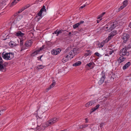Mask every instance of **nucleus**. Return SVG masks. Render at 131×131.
I'll list each match as a JSON object with an SVG mask.
<instances>
[{"label": "nucleus", "instance_id": "obj_53", "mask_svg": "<svg viewBox=\"0 0 131 131\" xmlns=\"http://www.w3.org/2000/svg\"><path fill=\"white\" fill-rule=\"evenodd\" d=\"M25 49V48H24V47H22L21 48V50H24V49Z\"/></svg>", "mask_w": 131, "mask_h": 131}, {"label": "nucleus", "instance_id": "obj_51", "mask_svg": "<svg viewBox=\"0 0 131 131\" xmlns=\"http://www.w3.org/2000/svg\"><path fill=\"white\" fill-rule=\"evenodd\" d=\"M101 17V15H100V16H98L97 17V19H100L101 17Z\"/></svg>", "mask_w": 131, "mask_h": 131}, {"label": "nucleus", "instance_id": "obj_15", "mask_svg": "<svg viewBox=\"0 0 131 131\" xmlns=\"http://www.w3.org/2000/svg\"><path fill=\"white\" fill-rule=\"evenodd\" d=\"M84 23V21H81L79 23H76L75 24L73 25V27L74 29H75L77 28L81 24H83Z\"/></svg>", "mask_w": 131, "mask_h": 131}, {"label": "nucleus", "instance_id": "obj_55", "mask_svg": "<svg viewBox=\"0 0 131 131\" xmlns=\"http://www.w3.org/2000/svg\"><path fill=\"white\" fill-rule=\"evenodd\" d=\"M85 119V121H86L85 122L86 123H87L88 121V118H86Z\"/></svg>", "mask_w": 131, "mask_h": 131}, {"label": "nucleus", "instance_id": "obj_19", "mask_svg": "<svg viewBox=\"0 0 131 131\" xmlns=\"http://www.w3.org/2000/svg\"><path fill=\"white\" fill-rule=\"evenodd\" d=\"M69 55H70V56H69V57L70 59L73 58L75 56L74 53L73 52H71V51L69 53Z\"/></svg>", "mask_w": 131, "mask_h": 131}, {"label": "nucleus", "instance_id": "obj_35", "mask_svg": "<svg viewBox=\"0 0 131 131\" xmlns=\"http://www.w3.org/2000/svg\"><path fill=\"white\" fill-rule=\"evenodd\" d=\"M127 2L128 1L127 0L125 1L123 3V5L125 7L127 4Z\"/></svg>", "mask_w": 131, "mask_h": 131}, {"label": "nucleus", "instance_id": "obj_30", "mask_svg": "<svg viewBox=\"0 0 131 131\" xmlns=\"http://www.w3.org/2000/svg\"><path fill=\"white\" fill-rule=\"evenodd\" d=\"M88 126V125L87 124H84L80 126L79 128L80 129H82L83 128H85Z\"/></svg>", "mask_w": 131, "mask_h": 131}, {"label": "nucleus", "instance_id": "obj_54", "mask_svg": "<svg viewBox=\"0 0 131 131\" xmlns=\"http://www.w3.org/2000/svg\"><path fill=\"white\" fill-rule=\"evenodd\" d=\"M22 11H21V10L20 9L19 11L18 12V13H21Z\"/></svg>", "mask_w": 131, "mask_h": 131}, {"label": "nucleus", "instance_id": "obj_57", "mask_svg": "<svg viewBox=\"0 0 131 131\" xmlns=\"http://www.w3.org/2000/svg\"><path fill=\"white\" fill-rule=\"evenodd\" d=\"M129 27H130V28H131V22L128 25Z\"/></svg>", "mask_w": 131, "mask_h": 131}, {"label": "nucleus", "instance_id": "obj_4", "mask_svg": "<svg viewBox=\"0 0 131 131\" xmlns=\"http://www.w3.org/2000/svg\"><path fill=\"white\" fill-rule=\"evenodd\" d=\"M120 56H125V55L128 56L129 54V52L127 51L126 47L120 50Z\"/></svg>", "mask_w": 131, "mask_h": 131}, {"label": "nucleus", "instance_id": "obj_11", "mask_svg": "<svg viewBox=\"0 0 131 131\" xmlns=\"http://www.w3.org/2000/svg\"><path fill=\"white\" fill-rule=\"evenodd\" d=\"M111 27V25H110L109 23H107V24L104 26V28L105 29H106L107 30H109V31H110L112 30Z\"/></svg>", "mask_w": 131, "mask_h": 131}, {"label": "nucleus", "instance_id": "obj_49", "mask_svg": "<svg viewBox=\"0 0 131 131\" xmlns=\"http://www.w3.org/2000/svg\"><path fill=\"white\" fill-rule=\"evenodd\" d=\"M25 7H22L20 9L21 10V11L22 12L25 9Z\"/></svg>", "mask_w": 131, "mask_h": 131}, {"label": "nucleus", "instance_id": "obj_26", "mask_svg": "<svg viewBox=\"0 0 131 131\" xmlns=\"http://www.w3.org/2000/svg\"><path fill=\"white\" fill-rule=\"evenodd\" d=\"M8 63L6 62H5L3 64V66L4 68V69H3L4 72H5L6 71V67L8 65Z\"/></svg>", "mask_w": 131, "mask_h": 131}, {"label": "nucleus", "instance_id": "obj_16", "mask_svg": "<svg viewBox=\"0 0 131 131\" xmlns=\"http://www.w3.org/2000/svg\"><path fill=\"white\" fill-rule=\"evenodd\" d=\"M53 82L49 86L47 89V91L51 89V88H53L55 85L56 84V82L54 80H53L52 81Z\"/></svg>", "mask_w": 131, "mask_h": 131}, {"label": "nucleus", "instance_id": "obj_46", "mask_svg": "<svg viewBox=\"0 0 131 131\" xmlns=\"http://www.w3.org/2000/svg\"><path fill=\"white\" fill-rule=\"evenodd\" d=\"M114 51L113 50H112L111 51H109V53L110 54H111L113 53V52Z\"/></svg>", "mask_w": 131, "mask_h": 131}, {"label": "nucleus", "instance_id": "obj_22", "mask_svg": "<svg viewBox=\"0 0 131 131\" xmlns=\"http://www.w3.org/2000/svg\"><path fill=\"white\" fill-rule=\"evenodd\" d=\"M113 37V36L111 34H109L108 37L106 39V42H107L111 39Z\"/></svg>", "mask_w": 131, "mask_h": 131}, {"label": "nucleus", "instance_id": "obj_3", "mask_svg": "<svg viewBox=\"0 0 131 131\" xmlns=\"http://www.w3.org/2000/svg\"><path fill=\"white\" fill-rule=\"evenodd\" d=\"M101 75V76L98 81V83L99 85H101L103 83L106 77L105 72L104 71L102 72Z\"/></svg>", "mask_w": 131, "mask_h": 131}, {"label": "nucleus", "instance_id": "obj_18", "mask_svg": "<svg viewBox=\"0 0 131 131\" xmlns=\"http://www.w3.org/2000/svg\"><path fill=\"white\" fill-rule=\"evenodd\" d=\"M16 43L13 41H11L9 43V45L10 47H13L14 46H16L17 45Z\"/></svg>", "mask_w": 131, "mask_h": 131}, {"label": "nucleus", "instance_id": "obj_44", "mask_svg": "<svg viewBox=\"0 0 131 131\" xmlns=\"http://www.w3.org/2000/svg\"><path fill=\"white\" fill-rule=\"evenodd\" d=\"M36 17L37 18V21H39L41 19L42 17V16H41V17Z\"/></svg>", "mask_w": 131, "mask_h": 131}, {"label": "nucleus", "instance_id": "obj_5", "mask_svg": "<svg viewBox=\"0 0 131 131\" xmlns=\"http://www.w3.org/2000/svg\"><path fill=\"white\" fill-rule=\"evenodd\" d=\"M45 8V6L44 5H43L38 13L36 14V17H37L39 16L41 17V16H42V13L43 11H46Z\"/></svg>", "mask_w": 131, "mask_h": 131}, {"label": "nucleus", "instance_id": "obj_17", "mask_svg": "<svg viewBox=\"0 0 131 131\" xmlns=\"http://www.w3.org/2000/svg\"><path fill=\"white\" fill-rule=\"evenodd\" d=\"M94 64L93 62H90L89 63L87 64L86 65V67H88L89 68L91 67L92 68L94 67Z\"/></svg>", "mask_w": 131, "mask_h": 131}, {"label": "nucleus", "instance_id": "obj_28", "mask_svg": "<svg viewBox=\"0 0 131 131\" xmlns=\"http://www.w3.org/2000/svg\"><path fill=\"white\" fill-rule=\"evenodd\" d=\"M45 129V127L44 126H42L40 127H38L37 129L39 130V131H42L43 130H44Z\"/></svg>", "mask_w": 131, "mask_h": 131}, {"label": "nucleus", "instance_id": "obj_23", "mask_svg": "<svg viewBox=\"0 0 131 131\" xmlns=\"http://www.w3.org/2000/svg\"><path fill=\"white\" fill-rule=\"evenodd\" d=\"M81 64V62L80 61H78L75 63L73 64V66H80Z\"/></svg>", "mask_w": 131, "mask_h": 131}, {"label": "nucleus", "instance_id": "obj_2", "mask_svg": "<svg viewBox=\"0 0 131 131\" xmlns=\"http://www.w3.org/2000/svg\"><path fill=\"white\" fill-rule=\"evenodd\" d=\"M59 119V118L58 117H56L51 118L47 122L46 126H48L53 124L58 121Z\"/></svg>", "mask_w": 131, "mask_h": 131}, {"label": "nucleus", "instance_id": "obj_40", "mask_svg": "<svg viewBox=\"0 0 131 131\" xmlns=\"http://www.w3.org/2000/svg\"><path fill=\"white\" fill-rule=\"evenodd\" d=\"M23 40H20V46H22L23 44Z\"/></svg>", "mask_w": 131, "mask_h": 131}, {"label": "nucleus", "instance_id": "obj_12", "mask_svg": "<svg viewBox=\"0 0 131 131\" xmlns=\"http://www.w3.org/2000/svg\"><path fill=\"white\" fill-rule=\"evenodd\" d=\"M32 43L33 41H32L29 40L26 41L25 43V44L26 47H28L30 46Z\"/></svg>", "mask_w": 131, "mask_h": 131}, {"label": "nucleus", "instance_id": "obj_10", "mask_svg": "<svg viewBox=\"0 0 131 131\" xmlns=\"http://www.w3.org/2000/svg\"><path fill=\"white\" fill-rule=\"evenodd\" d=\"M70 58L69 55H67L66 56H64L62 59V61L63 63H64L68 61Z\"/></svg>", "mask_w": 131, "mask_h": 131}, {"label": "nucleus", "instance_id": "obj_39", "mask_svg": "<svg viewBox=\"0 0 131 131\" xmlns=\"http://www.w3.org/2000/svg\"><path fill=\"white\" fill-rule=\"evenodd\" d=\"M30 5L29 4H28L25 6L24 7H25V9H26V8H28V7H30Z\"/></svg>", "mask_w": 131, "mask_h": 131}, {"label": "nucleus", "instance_id": "obj_29", "mask_svg": "<svg viewBox=\"0 0 131 131\" xmlns=\"http://www.w3.org/2000/svg\"><path fill=\"white\" fill-rule=\"evenodd\" d=\"M8 0H2V3L4 5H8L9 3L7 2Z\"/></svg>", "mask_w": 131, "mask_h": 131}, {"label": "nucleus", "instance_id": "obj_21", "mask_svg": "<svg viewBox=\"0 0 131 131\" xmlns=\"http://www.w3.org/2000/svg\"><path fill=\"white\" fill-rule=\"evenodd\" d=\"M130 64V63L129 62L127 63L123 67V69L124 70L126 69Z\"/></svg>", "mask_w": 131, "mask_h": 131}, {"label": "nucleus", "instance_id": "obj_37", "mask_svg": "<svg viewBox=\"0 0 131 131\" xmlns=\"http://www.w3.org/2000/svg\"><path fill=\"white\" fill-rule=\"evenodd\" d=\"M107 42H106V40H104L103 41V42L101 43V47H103L104 45V43H106Z\"/></svg>", "mask_w": 131, "mask_h": 131}, {"label": "nucleus", "instance_id": "obj_58", "mask_svg": "<svg viewBox=\"0 0 131 131\" xmlns=\"http://www.w3.org/2000/svg\"><path fill=\"white\" fill-rule=\"evenodd\" d=\"M58 31L57 30H56L54 32V33L55 34H57V32H58Z\"/></svg>", "mask_w": 131, "mask_h": 131}, {"label": "nucleus", "instance_id": "obj_1", "mask_svg": "<svg viewBox=\"0 0 131 131\" xmlns=\"http://www.w3.org/2000/svg\"><path fill=\"white\" fill-rule=\"evenodd\" d=\"M3 58L7 60H11L14 57V53L12 52L6 53L3 52L2 55Z\"/></svg>", "mask_w": 131, "mask_h": 131}, {"label": "nucleus", "instance_id": "obj_34", "mask_svg": "<svg viewBox=\"0 0 131 131\" xmlns=\"http://www.w3.org/2000/svg\"><path fill=\"white\" fill-rule=\"evenodd\" d=\"M65 31H64L62 29L59 30L58 31L57 35V36H58L59 34H61L63 32Z\"/></svg>", "mask_w": 131, "mask_h": 131}, {"label": "nucleus", "instance_id": "obj_27", "mask_svg": "<svg viewBox=\"0 0 131 131\" xmlns=\"http://www.w3.org/2000/svg\"><path fill=\"white\" fill-rule=\"evenodd\" d=\"M39 50H37L33 52L31 54V56H34L35 55H37L38 53H39Z\"/></svg>", "mask_w": 131, "mask_h": 131}, {"label": "nucleus", "instance_id": "obj_13", "mask_svg": "<svg viewBox=\"0 0 131 131\" xmlns=\"http://www.w3.org/2000/svg\"><path fill=\"white\" fill-rule=\"evenodd\" d=\"M100 106V105L99 104H97L95 107L92 108L91 109V110L90 111V114H91L96 110L98 109L99 108Z\"/></svg>", "mask_w": 131, "mask_h": 131}, {"label": "nucleus", "instance_id": "obj_33", "mask_svg": "<svg viewBox=\"0 0 131 131\" xmlns=\"http://www.w3.org/2000/svg\"><path fill=\"white\" fill-rule=\"evenodd\" d=\"M44 67L42 65H38L37 67V68L38 69H41L43 68Z\"/></svg>", "mask_w": 131, "mask_h": 131}, {"label": "nucleus", "instance_id": "obj_14", "mask_svg": "<svg viewBox=\"0 0 131 131\" xmlns=\"http://www.w3.org/2000/svg\"><path fill=\"white\" fill-rule=\"evenodd\" d=\"M126 58L123 56H121L119 57L117 60V61L119 63H120L125 60Z\"/></svg>", "mask_w": 131, "mask_h": 131}, {"label": "nucleus", "instance_id": "obj_31", "mask_svg": "<svg viewBox=\"0 0 131 131\" xmlns=\"http://www.w3.org/2000/svg\"><path fill=\"white\" fill-rule=\"evenodd\" d=\"M57 51L56 50H52L51 51V53L52 54L56 55L57 54Z\"/></svg>", "mask_w": 131, "mask_h": 131}, {"label": "nucleus", "instance_id": "obj_59", "mask_svg": "<svg viewBox=\"0 0 131 131\" xmlns=\"http://www.w3.org/2000/svg\"><path fill=\"white\" fill-rule=\"evenodd\" d=\"M60 131H67V129H64L63 130H61Z\"/></svg>", "mask_w": 131, "mask_h": 131}, {"label": "nucleus", "instance_id": "obj_48", "mask_svg": "<svg viewBox=\"0 0 131 131\" xmlns=\"http://www.w3.org/2000/svg\"><path fill=\"white\" fill-rule=\"evenodd\" d=\"M85 6H86V5H84L83 6L80 7V8H81V9H82L83 8H84V7H85Z\"/></svg>", "mask_w": 131, "mask_h": 131}, {"label": "nucleus", "instance_id": "obj_45", "mask_svg": "<svg viewBox=\"0 0 131 131\" xmlns=\"http://www.w3.org/2000/svg\"><path fill=\"white\" fill-rule=\"evenodd\" d=\"M103 123H101L100 125V127L101 128H102V127L103 125Z\"/></svg>", "mask_w": 131, "mask_h": 131}, {"label": "nucleus", "instance_id": "obj_9", "mask_svg": "<svg viewBox=\"0 0 131 131\" xmlns=\"http://www.w3.org/2000/svg\"><path fill=\"white\" fill-rule=\"evenodd\" d=\"M96 102L94 100L91 101H89L85 105V106L86 107H89L91 106L94 104Z\"/></svg>", "mask_w": 131, "mask_h": 131}, {"label": "nucleus", "instance_id": "obj_8", "mask_svg": "<svg viewBox=\"0 0 131 131\" xmlns=\"http://www.w3.org/2000/svg\"><path fill=\"white\" fill-rule=\"evenodd\" d=\"M3 60L1 57H0V71L2 72H4L3 69L4 67L3 66Z\"/></svg>", "mask_w": 131, "mask_h": 131}, {"label": "nucleus", "instance_id": "obj_52", "mask_svg": "<svg viewBox=\"0 0 131 131\" xmlns=\"http://www.w3.org/2000/svg\"><path fill=\"white\" fill-rule=\"evenodd\" d=\"M102 20V19H100V20H97V23H99L100 22V21Z\"/></svg>", "mask_w": 131, "mask_h": 131}, {"label": "nucleus", "instance_id": "obj_60", "mask_svg": "<svg viewBox=\"0 0 131 131\" xmlns=\"http://www.w3.org/2000/svg\"><path fill=\"white\" fill-rule=\"evenodd\" d=\"M71 32H70L69 33V36L71 35Z\"/></svg>", "mask_w": 131, "mask_h": 131}, {"label": "nucleus", "instance_id": "obj_24", "mask_svg": "<svg viewBox=\"0 0 131 131\" xmlns=\"http://www.w3.org/2000/svg\"><path fill=\"white\" fill-rule=\"evenodd\" d=\"M24 35V34L22 33L20 31H18L16 34V35L17 36H22Z\"/></svg>", "mask_w": 131, "mask_h": 131}, {"label": "nucleus", "instance_id": "obj_47", "mask_svg": "<svg viewBox=\"0 0 131 131\" xmlns=\"http://www.w3.org/2000/svg\"><path fill=\"white\" fill-rule=\"evenodd\" d=\"M95 54L98 57H99L100 55V54L98 52H95Z\"/></svg>", "mask_w": 131, "mask_h": 131}, {"label": "nucleus", "instance_id": "obj_41", "mask_svg": "<svg viewBox=\"0 0 131 131\" xmlns=\"http://www.w3.org/2000/svg\"><path fill=\"white\" fill-rule=\"evenodd\" d=\"M56 50V51H57V54L59 53L61 51L60 50V49H57Z\"/></svg>", "mask_w": 131, "mask_h": 131}, {"label": "nucleus", "instance_id": "obj_38", "mask_svg": "<svg viewBox=\"0 0 131 131\" xmlns=\"http://www.w3.org/2000/svg\"><path fill=\"white\" fill-rule=\"evenodd\" d=\"M71 52H73V53H74L75 54V53L77 52V50L76 49V48H74L73 50H71Z\"/></svg>", "mask_w": 131, "mask_h": 131}, {"label": "nucleus", "instance_id": "obj_50", "mask_svg": "<svg viewBox=\"0 0 131 131\" xmlns=\"http://www.w3.org/2000/svg\"><path fill=\"white\" fill-rule=\"evenodd\" d=\"M105 12H103L102 13V14L101 15V17H102L103 15L105 14Z\"/></svg>", "mask_w": 131, "mask_h": 131}, {"label": "nucleus", "instance_id": "obj_6", "mask_svg": "<svg viewBox=\"0 0 131 131\" xmlns=\"http://www.w3.org/2000/svg\"><path fill=\"white\" fill-rule=\"evenodd\" d=\"M109 23L110 25H111V27L112 30L117 26L118 24L117 21H112L111 22Z\"/></svg>", "mask_w": 131, "mask_h": 131}, {"label": "nucleus", "instance_id": "obj_43", "mask_svg": "<svg viewBox=\"0 0 131 131\" xmlns=\"http://www.w3.org/2000/svg\"><path fill=\"white\" fill-rule=\"evenodd\" d=\"M42 55H41L40 56H39V57H38V60H40V61H41V57H42Z\"/></svg>", "mask_w": 131, "mask_h": 131}, {"label": "nucleus", "instance_id": "obj_32", "mask_svg": "<svg viewBox=\"0 0 131 131\" xmlns=\"http://www.w3.org/2000/svg\"><path fill=\"white\" fill-rule=\"evenodd\" d=\"M117 31L116 30H114L110 34L113 36L116 35L117 34Z\"/></svg>", "mask_w": 131, "mask_h": 131}, {"label": "nucleus", "instance_id": "obj_7", "mask_svg": "<svg viewBox=\"0 0 131 131\" xmlns=\"http://www.w3.org/2000/svg\"><path fill=\"white\" fill-rule=\"evenodd\" d=\"M123 38L124 40L123 41L124 43H126L130 38L129 35L127 34H124L123 35Z\"/></svg>", "mask_w": 131, "mask_h": 131}, {"label": "nucleus", "instance_id": "obj_42", "mask_svg": "<svg viewBox=\"0 0 131 131\" xmlns=\"http://www.w3.org/2000/svg\"><path fill=\"white\" fill-rule=\"evenodd\" d=\"M44 45L43 46L41 47L38 50H39L40 52V51L41 50L44 48Z\"/></svg>", "mask_w": 131, "mask_h": 131}, {"label": "nucleus", "instance_id": "obj_20", "mask_svg": "<svg viewBox=\"0 0 131 131\" xmlns=\"http://www.w3.org/2000/svg\"><path fill=\"white\" fill-rule=\"evenodd\" d=\"M6 108L4 107L0 108V116L2 115L3 114V112L5 111Z\"/></svg>", "mask_w": 131, "mask_h": 131}, {"label": "nucleus", "instance_id": "obj_36", "mask_svg": "<svg viewBox=\"0 0 131 131\" xmlns=\"http://www.w3.org/2000/svg\"><path fill=\"white\" fill-rule=\"evenodd\" d=\"M125 7L124 5H123L121 6L120 8H118V12L120 10H121L123 9Z\"/></svg>", "mask_w": 131, "mask_h": 131}, {"label": "nucleus", "instance_id": "obj_56", "mask_svg": "<svg viewBox=\"0 0 131 131\" xmlns=\"http://www.w3.org/2000/svg\"><path fill=\"white\" fill-rule=\"evenodd\" d=\"M42 0H37V1H36L38 2H41Z\"/></svg>", "mask_w": 131, "mask_h": 131}, {"label": "nucleus", "instance_id": "obj_25", "mask_svg": "<svg viewBox=\"0 0 131 131\" xmlns=\"http://www.w3.org/2000/svg\"><path fill=\"white\" fill-rule=\"evenodd\" d=\"M85 54L86 56H89L92 53V51L90 50H89L86 51Z\"/></svg>", "mask_w": 131, "mask_h": 131}, {"label": "nucleus", "instance_id": "obj_61", "mask_svg": "<svg viewBox=\"0 0 131 131\" xmlns=\"http://www.w3.org/2000/svg\"><path fill=\"white\" fill-rule=\"evenodd\" d=\"M85 0H82V1H83V2L84 1H85Z\"/></svg>", "mask_w": 131, "mask_h": 131}]
</instances>
